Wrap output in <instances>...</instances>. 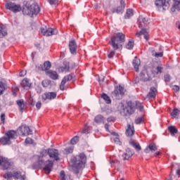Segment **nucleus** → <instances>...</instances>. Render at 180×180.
<instances>
[{"label":"nucleus","mask_w":180,"mask_h":180,"mask_svg":"<svg viewBox=\"0 0 180 180\" xmlns=\"http://www.w3.org/2000/svg\"><path fill=\"white\" fill-rule=\"evenodd\" d=\"M124 38V34L122 32H118L116 34V36L111 37L110 44L114 50H111L108 52V58H113V56L115 54V50H122L123 43L125 41Z\"/></svg>","instance_id":"f257e3e1"},{"label":"nucleus","mask_w":180,"mask_h":180,"mask_svg":"<svg viewBox=\"0 0 180 180\" xmlns=\"http://www.w3.org/2000/svg\"><path fill=\"white\" fill-rule=\"evenodd\" d=\"M72 169L75 174H78L79 169H82L86 163V156L84 153H80L72 160Z\"/></svg>","instance_id":"f03ea898"},{"label":"nucleus","mask_w":180,"mask_h":180,"mask_svg":"<svg viewBox=\"0 0 180 180\" xmlns=\"http://www.w3.org/2000/svg\"><path fill=\"white\" fill-rule=\"evenodd\" d=\"M49 155V149H41L39 151V155H35L32 158V161L35 163L32 165L34 169L41 168L44 164V158Z\"/></svg>","instance_id":"7ed1b4c3"},{"label":"nucleus","mask_w":180,"mask_h":180,"mask_svg":"<svg viewBox=\"0 0 180 180\" xmlns=\"http://www.w3.org/2000/svg\"><path fill=\"white\" fill-rule=\"evenodd\" d=\"M4 178L6 180H11L12 178L15 180H26V173L23 171L8 172L4 175Z\"/></svg>","instance_id":"20e7f679"},{"label":"nucleus","mask_w":180,"mask_h":180,"mask_svg":"<svg viewBox=\"0 0 180 180\" xmlns=\"http://www.w3.org/2000/svg\"><path fill=\"white\" fill-rule=\"evenodd\" d=\"M40 12V7L37 4L34 3L30 6H26L22 9L23 15H27L28 16H33V15H37Z\"/></svg>","instance_id":"39448f33"},{"label":"nucleus","mask_w":180,"mask_h":180,"mask_svg":"<svg viewBox=\"0 0 180 180\" xmlns=\"http://www.w3.org/2000/svg\"><path fill=\"white\" fill-rule=\"evenodd\" d=\"M18 134L21 136H32L36 133V130L26 126V125H21L17 129Z\"/></svg>","instance_id":"423d86ee"},{"label":"nucleus","mask_w":180,"mask_h":180,"mask_svg":"<svg viewBox=\"0 0 180 180\" xmlns=\"http://www.w3.org/2000/svg\"><path fill=\"white\" fill-rule=\"evenodd\" d=\"M6 9L11 11V12H13V13H18V12H20V11H22V7L20 4H16L15 3L8 1L6 3Z\"/></svg>","instance_id":"0eeeda50"},{"label":"nucleus","mask_w":180,"mask_h":180,"mask_svg":"<svg viewBox=\"0 0 180 180\" xmlns=\"http://www.w3.org/2000/svg\"><path fill=\"white\" fill-rule=\"evenodd\" d=\"M155 5L161 11H168L169 9V1L168 0H156Z\"/></svg>","instance_id":"6e6552de"},{"label":"nucleus","mask_w":180,"mask_h":180,"mask_svg":"<svg viewBox=\"0 0 180 180\" xmlns=\"http://www.w3.org/2000/svg\"><path fill=\"white\" fill-rule=\"evenodd\" d=\"M11 165L12 162L8 158L0 155V167L2 169H8Z\"/></svg>","instance_id":"1a4fd4ad"},{"label":"nucleus","mask_w":180,"mask_h":180,"mask_svg":"<svg viewBox=\"0 0 180 180\" xmlns=\"http://www.w3.org/2000/svg\"><path fill=\"white\" fill-rule=\"evenodd\" d=\"M124 88H123V86H119L115 89L112 95L115 98V99H120V96H123V95H124Z\"/></svg>","instance_id":"9d476101"},{"label":"nucleus","mask_w":180,"mask_h":180,"mask_svg":"<svg viewBox=\"0 0 180 180\" xmlns=\"http://www.w3.org/2000/svg\"><path fill=\"white\" fill-rule=\"evenodd\" d=\"M41 32L44 36H53V34H57L58 33V31L53 28L46 29L44 27H41Z\"/></svg>","instance_id":"9b49d317"},{"label":"nucleus","mask_w":180,"mask_h":180,"mask_svg":"<svg viewBox=\"0 0 180 180\" xmlns=\"http://www.w3.org/2000/svg\"><path fill=\"white\" fill-rule=\"evenodd\" d=\"M43 165V169L45 172V174H49L53 169V166L54 165V163L51 160H47L45 162H44Z\"/></svg>","instance_id":"f8f14e48"},{"label":"nucleus","mask_w":180,"mask_h":180,"mask_svg":"<svg viewBox=\"0 0 180 180\" xmlns=\"http://www.w3.org/2000/svg\"><path fill=\"white\" fill-rule=\"evenodd\" d=\"M48 155L53 160H55V161H58L60 160V158H58V155L60 154L58 153V150L55 148H49Z\"/></svg>","instance_id":"ddd939ff"},{"label":"nucleus","mask_w":180,"mask_h":180,"mask_svg":"<svg viewBox=\"0 0 180 180\" xmlns=\"http://www.w3.org/2000/svg\"><path fill=\"white\" fill-rule=\"evenodd\" d=\"M126 4H124V0L120 1V6H118L117 8H111V13H123V11H124V7Z\"/></svg>","instance_id":"4468645a"},{"label":"nucleus","mask_w":180,"mask_h":180,"mask_svg":"<svg viewBox=\"0 0 180 180\" xmlns=\"http://www.w3.org/2000/svg\"><path fill=\"white\" fill-rule=\"evenodd\" d=\"M158 149V148L157 147V145L154 142H152L146 147L144 153L150 154V153H155Z\"/></svg>","instance_id":"2eb2a0df"},{"label":"nucleus","mask_w":180,"mask_h":180,"mask_svg":"<svg viewBox=\"0 0 180 180\" xmlns=\"http://www.w3.org/2000/svg\"><path fill=\"white\" fill-rule=\"evenodd\" d=\"M57 94L56 92H49L42 94V101H51V99H56Z\"/></svg>","instance_id":"dca6fc26"},{"label":"nucleus","mask_w":180,"mask_h":180,"mask_svg":"<svg viewBox=\"0 0 180 180\" xmlns=\"http://www.w3.org/2000/svg\"><path fill=\"white\" fill-rule=\"evenodd\" d=\"M69 49L72 54H77V42L75 39L70 41Z\"/></svg>","instance_id":"f3484780"},{"label":"nucleus","mask_w":180,"mask_h":180,"mask_svg":"<svg viewBox=\"0 0 180 180\" xmlns=\"http://www.w3.org/2000/svg\"><path fill=\"white\" fill-rule=\"evenodd\" d=\"M12 139H16L13 136H3L0 139V143L3 146H6V144H11V140Z\"/></svg>","instance_id":"a211bd4d"},{"label":"nucleus","mask_w":180,"mask_h":180,"mask_svg":"<svg viewBox=\"0 0 180 180\" xmlns=\"http://www.w3.org/2000/svg\"><path fill=\"white\" fill-rule=\"evenodd\" d=\"M120 108V113L122 115V116H127V115H130V111H129V108H127L124 105L121 103L119 105Z\"/></svg>","instance_id":"6ab92c4d"},{"label":"nucleus","mask_w":180,"mask_h":180,"mask_svg":"<svg viewBox=\"0 0 180 180\" xmlns=\"http://www.w3.org/2000/svg\"><path fill=\"white\" fill-rule=\"evenodd\" d=\"M157 89L155 87H151L148 94L146 96V98H148V99H154L155 98V96H157Z\"/></svg>","instance_id":"aec40b11"},{"label":"nucleus","mask_w":180,"mask_h":180,"mask_svg":"<svg viewBox=\"0 0 180 180\" xmlns=\"http://www.w3.org/2000/svg\"><path fill=\"white\" fill-rule=\"evenodd\" d=\"M71 79H72V75H68L65 76L60 83V89L61 91H64V85H65V83L68 82V81H71Z\"/></svg>","instance_id":"412c9836"},{"label":"nucleus","mask_w":180,"mask_h":180,"mask_svg":"<svg viewBox=\"0 0 180 180\" xmlns=\"http://www.w3.org/2000/svg\"><path fill=\"white\" fill-rule=\"evenodd\" d=\"M131 157H133V152H131L130 148H127L122 155V160H124V161H127V160H129V158H131Z\"/></svg>","instance_id":"4be33fe9"},{"label":"nucleus","mask_w":180,"mask_h":180,"mask_svg":"<svg viewBox=\"0 0 180 180\" xmlns=\"http://www.w3.org/2000/svg\"><path fill=\"white\" fill-rule=\"evenodd\" d=\"M177 11L178 12L180 11V0H173V4L171 8L172 12H175Z\"/></svg>","instance_id":"5701e85b"},{"label":"nucleus","mask_w":180,"mask_h":180,"mask_svg":"<svg viewBox=\"0 0 180 180\" xmlns=\"http://www.w3.org/2000/svg\"><path fill=\"white\" fill-rule=\"evenodd\" d=\"M46 75L51 79H58V74L56 71L47 70L46 71Z\"/></svg>","instance_id":"b1692460"},{"label":"nucleus","mask_w":180,"mask_h":180,"mask_svg":"<svg viewBox=\"0 0 180 180\" xmlns=\"http://www.w3.org/2000/svg\"><path fill=\"white\" fill-rule=\"evenodd\" d=\"M20 84L24 89H29L32 86V83H30V80L27 78L22 79Z\"/></svg>","instance_id":"393cba45"},{"label":"nucleus","mask_w":180,"mask_h":180,"mask_svg":"<svg viewBox=\"0 0 180 180\" xmlns=\"http://www.w3.org/2000/svg\"><path fill=\"white\" fill-rule=\"evenodd\" d=\"M129 144L130 146L134 147V148H135L136 151H140L141 150V146H140V143H139V142L136 141L135 140L131 139L129 141Z\"/></svg>","instance_id":"a878e982"},{"label":"nucleus","mask_w":180,"mask_h":180,"mask_svg":"<svg viewBox=\"0 0 180 180\" xmlns=\"http://www.w3.org/2000/svg\"><path fill=\"white\" fill-rule=\"evenodd\" d=\"M141 64V62L140 61V59H139V58L137 57H135L134 59L133 60L132 65L136 72L139 71V67H140Z\"/></svg>","instance_id":"bb28decb"},{"label":"nucleus","mask_w":180,"mask_h":180,"mask_svg":"<svg viewBox=\"0 0 180 180\" xmlns=\"http://www.w3.org/2000/svg\"><path fill=\"white\" fill-rule=\"evenodd\" d=\"M141 35L144 36L146 40H148V32H147V30L142 29L140 32L136 33V37H140Z\"/></svg>","instance_id":"cd10ccee"},{"label":"nucleus","mask_w":180,"mask_h":180,"mask_svg":"<svg viewBox=\"0 0 180 180\" xmlns=\"http://www.w3.org/2000/svg\"><path fill=\"white\" fill-rule=\"evenodd\" d=\"M94 122L97 124H101V123H105V117L101 115H98L94 117Z\"/></svg>","instance_id":"c85d7f7f"},{"label":"nucleus","mask_w":180,"mask_h":180,"mask_svg":"<svg viewBox=\"0 0 180 180\" xmlns=\"http://www.w3.org/2000/svg\"><path fill=\"white\" fill-rule=\"evenodd\" d=\"M17 105L19 107L20 112H22L23 110H25L26 106L25 105V103L23 102V100H18L17 101Z\"/></svg>","instance_id":"c756f323"},{"label":"nucleus","mask_w":180,"mask_h":180,"mask_svg":"<svg viewBox=\"0 0 180 180\" xmlns=\"http://www.w3.org/2000/svg\"><path fill=\"white\" fill-rule=\"evenodd\" d=\"M162 70H164V68L162 65L157 66L155 70L153 71V74L154 75H158V74H162Z\"/></svg>","instance_id":"7c9ffc66"},{"label":"nucleus","mask_w":180,"mask_h":180,"mask_svg":"<svg viewBox=\"0 0 180 180\" xmlns=\"http://www.w3.org/2000/svg\"><path fill=\"white\" fill-rule=\"evenodd\" d=\"M134 134V127L130 126V124L128 125V129L126 131V135L127 136H133Z\"/></svg>","instance_id":"2f4dec72"},{"label":"nucleus","mask_w":180,"mask_h":180,"mask_svg":"<svg viewBox=\"0 0 180 180\" xmlns=\"http://www.w3.org/2000/svg\"><path fill=\"white\" fill-rule=\"evenodd\" d=\"M60 180H71V176L70 175H65L64 170L60 171Z\"/></svg>","instance_id":"473e14b6"},{"label":"nucleus","mask_w":180,"mask_h":180,"mask_svg":"<svg viewBox=\"0 0 180 180\" xmlns=\"http://www.w3.org/2000/svg\"><path fill=\"white\" fill-rule=\"evenodd\" d=\"M168 130H169L170 134H172V136H174L178 133V129H176L175 127V126L168 127Z\"/></svg>","instance_id":"72a5a7b5"},{"label":"nucleus","mask_w":180,"mask_h":180,"mask_svg":"<svg viewBox=\"0 0 180 180\" xmlns=\"http://www.w3.org/2000/svg\"><path fill=\"white\" fill-rule=\"evenodd\" d=\"M101 98H103L105 102L108 104L112 103V101L110 100V97L108 96L106 94L103 93L101 94Z\"/></svg>","instance_id":"f704fd0d"},{"label":"nucleus","mask_w":180,"mask_h":180,"mask_svg":"<svg viewBox=\"0 0 180 180\" xmlns=\"http://www.w3.org/2000/svg\"><path fill=\"white\" fill-rule=\"evenodd\" d=\"M6 34H8L6 28H5V27L0 26V38L5 37Z\"/></svg>","instance_id":"c9c22d12"},{"label":"nucleus","mask_w":180,"mask_h":180,"mask_svg":"<svg viewBox=\"0 0 180 180\" xmlns=\"http://www.w3.org/2000/svg\"><path fill=\"white\" fill-rule=\"evenodd\" d=\"M133 16V9L129 8L126 11V14L124 15L125 19H130Z\"/></svg>","instance_id":"e433bc0d"},{"label":"nucleus","mask_w":180,"mask_h":180,"mask_svg":"<svg viewBox=\"0 0 180 180\" xmlns=\"http://www.w3.org/2000/svg\"><path fill=\"white\" fill-rule=\"evenodd\" d=\"M51 68V63L50 61H46L44 63V71H49Z\"/></svg>","instance_id":"4c0bfd02"},{"label":"nucleus","mask_w":180,"mask_h":180,"mask_svg":"<svg viewBox=\"0 0 180 180\" xmlns=\"http://www.w3.org/2000/svg\"><path fill=\"white\" fill-rule=\"evenodd\" d=\"M41 84L44 88H47L48 86H50V85H51V81H50L49 79H45L42 81Z\"/></svg>","instance_id":"58836bf2"},{"label":"nucleus","mask_w":180,"mask_h":180,"mask_svg":"<svg viewBox=\"0 0 180 180\" xmlns=\"http://www.w3.org/2000/svg\"><path fill=\"white\" fill-rule=\"evenodd\" d=\"M133 47H134V41H129L126 44V49H127V50H132Z\"/></svg>","instance_id":"ea45409f"},{"label":"nucleus","mask_w":180,"mask_h":180,"mask_svg":"<svg viewBox=\"0 0 180 180\" xmlns=\"http://www.w3.org/2000/svg\"><path fill=\"white\" fill-rule=\"evenodd\" d=\"M59 70L62 72H67V71H70V65L68 64H66L64 66L60 68Z\"/></svg>","instance_id":"a19ab883"},{"label":"nucleus","mask_w":180,"mask_h":180,"mask_svg":"<svg viewBox=\"0 0 180 180\" xmlns=\"http://www.w3.org/2000/svg\"><path fill=\"white\" fill-rule=\"evenodd\" d=\"M179 113H180L179 110L174 109V110L171 113V116H172V117L176 118L178 117Z\"/></svg>","instance_id":"79ce46f5"},{"label":"nucleus","mask_w":180,"mask_h":180,"mask_svg":"<svg viewBox=\"0 0 180 180\" xmlns=\"http://www.w3.org/2000/svg\"><path fill=\"white\" fill-rule=\"evenodd\" d=\"M79 141V136H75L70 140V144H77Z\"/></svg>","instance_id":"37998d69"},{"label":"nucleus","mask_w":180,"mask_h":180,"mask_svg":"<svg viewBox=\"0 0 180 180\" xmlns=\"http://www.w3.org/2000/svg\"><path fill=\"white\" fill-rule=\"evenodd\" d=\"M74 152V146H70L65 149V154H71Z\"/></svg>","instance_id":"c03bdc74"},{"label":"nucleus","mask_w":180,"mask_h":180,"mask_svg":"<svg viewBox=\"0 0 180 180\" xmlns=\"http://www.w3.org/2000/svg\"><path fill=\"white\" fill-rule=\"evenodd\" d=\"M25 144H32V146H36V143L31 138L28 137L25 139Z\"/></svg>","instance_id":"a18cd8bd"},{"label":"nucleus","mask_w":180,"mask_h":180,"mask_svg":"<svg viewBox=\"0 0 180 180\" xmlns=\"http://www.w3.org/2000/svg\"><path fill=\"white\" fill-rule=\"evenodd\" d=\"M18 134V131L15 130H9L6 132V136H16Z\"/></svg>","instance_id":"49530a36"},{"label":"nucleus","mask_w":180,"mask_h":180,"mask_svg":"<svg viewBox=\"0 0 180 180\" xmlns=\"http://www.w3.org/2000/svg\"><path fill=\"white\" fill-rule=\"evenodd\" d=\"M90 131L88 129V125H85L84 128L81 132V134H89Z\"/></svg>","instance_id":"de8ad7c7"},{"label":"nucleus","mask_w":180,"mask_h":180,"mask_svg":"<svg viewBox=\"0 0 180 180\" xmlns=\"http://www.w3.org/2000/svg\"><path fill=\"white\" fill-rule=\"evenodd\" d=\"M138 25L140 29H142V27H146V22L140 20V18L138 20Z\"/></svg>","instance_id":"09e8293b"},{"label":"nucleus","mask_w":180,"mask_h":180,"mask_svg":"<svg viewBox=\"0 0 180 180\" xmlns=\"http://www.w3.org/2000/svg\"><path fill=\"white\" fill-rule=\"evenodd\" d=\"M5 89V84L4 82H0V95H2V92H4Z\"/></svg>","instance_id":"8fccbe9b"},{"label":"nucleus","mask_w":180,"mask_h":180,"mask_svg":"<svg viewBox=\"0 0 180 180\" xmlns=\"http://www.w3.org/2000/svg\"><path fill=\"white\" fill-rule=\"evenodd\" d=\"M139 20H141V22H144L146 23V26L148 24V19L143 18V16H140L139 18Z\"/></svg>","instance_id":"3c124183"},{"label":"nucleus","mask_w":180,"mask_h":180,"mask_svg":"<svg viewBox=\"0 0 180 180\" xmlns=\"http://www.w3.org/2000/svg\"><path fill=\"white\" fill-rule=\"evenodd\" d=\"M114 142L115 144H117L118 146H122V141H120V139L117 136L114 138Z\"/></svg>","instance_id":"603ef678"},{"label":"nucleus","mask_w":180,"mask_h":180,"mask_svg":"<svg viewBox=\"0 0 180 180\" xmlns=\"http://www.w3.org/2000/svg\"><path fill=\"white\" fill-rule=\"evenodd\" d=\"M164 54L162 53V52H160V53H157V52H155L153 53V56H154L155 57H157V58H158V57H162Z\"/></svg>","instance_id":"864d4df0"},{"label":"nucleus","mask_w":180,"mask_h":180,"mask_svg":"<svg viewBox=\"0 0 180 180\" xmlns=\"http://www.w3.org/2000/svg\"><path fill=\"white\" fill-rule=\"evenodd\" d=\"M164 78L165 82H169V81H171V76H169V75H165Z\"/></svg>","instance_id":"5fc2aeb1"},{"label":"nucleus","mask_w":180,"mask_h":180,"mask_svg":"<svg viewBox=\"0 0 180 180\" xmlns=\"http://www.w3.org/2000/svg\"><path fill=\"white\" fill-rule=\"evenodd\" d=\"M141 122H143V118L141 117H138L136 120H135V123L136 124H140V123H141Z\"/></svg>","instance_id":"6e6d98bb"},{"label":"nucleus","mask_w":180,"mask_h":180,"mask_svg":"<svg viewBox=\"0 0 180 180\" xmlns=\"http://www.w3.org/2000/svg\"><path fill=\"white\" fill-rule=\"evenodd\" d=\"M5 118H6V115L5 114H1V123H3V124H5Z\"/></svg>","instance_id":"4d7b16f0"},{"label":"nucleus","mask_w":180,"mask_h":180,"mask_svg":"<svg viewBox=\"0 0 180 180\" xmlns=\"http://www.w3.org/2000/svg\"><path fill=\"white\" fill-rule=\"evenodd\" d=\"M49 4L51 5H57V4H58V0H49Z\"/></svg>","instance_id":"13d9d810"},{"label":"nucleus","mask_w":180,"mask_h":180,"mask_svg":"<svg viewBox=\"0 0 180 180\" xmlns=\"http://www.w3.org/2000/svg\"><path fill=\"white\" fill-rule=\"evenodd\" d=\"M36 68L39 70V71H44V68L41 65H37Z\"/></svg>","instance_id":"bf43d9fd"},{"label":"nucleus","mask_w":180,"mask_h":180,"mask_svg":"<svg viewBox=\"0 0 180 180\" xmlns=\"http://www.w3.org/2000/svg\"><path fill=\"white\" fill-rule=\"evenodd\" d=\"M136 108H139V110H143V107L139 102H137L136 103Z\"/></svg>","instance_id":"052dcab7"},{"label":"nucleus","mask_w":180,"mask_h":180,"mask_svg":"<svg viewBox=\"0 0 180 180\" xmlns=\"http://www.w3.org/2000/svg\"><path fill=\"white\" fill-rule=\"evenodd\" d=\"M36 108L37 109H40V108H41V102L40 101H38L37 103H36Z\"/></svg>","instance_id":"680f3d73"},{"label":"nucleus","mask_w":180,"mask_h":180,"mask_svg":"<svg viewBox=\"0 0 180 180\" xmlns=\"http://www.w3.org/2000/svg\"><path fill=\"white\" fill-rule=\"evenodd\" d=\"M20 77H25L26 75V70H22L19 74Z\"/></svg>","instance_id":"e2e57ef3"},{"label":"nucleus","mask_w":180,"mask_h":180,"mask_svg":"<svg viewBox=\"0 0 180 180\" xmlns=\"http://www.w3.org/2000/svg\"><path fill=\"white\" fill-rule=\"evenodd\" d=\"M173 89L176 92H178V91H179V86L174 85V86H173Z\"/></svg>","instance_id":"0e129e2a"},{"label":"nucleus","mask_w":180,"mask_h":180,"mask_svg":"<svg viewBox=\"0 0 180 180\" xmlns=\"http://www.w3.org/2000/svg\"><path fill=\"white\" fill-rule=\"evenodd\" d=\"M107 122H115V117H110L107 119Z\"/></svg>","instance_id":"69168bd1"},{"label":"nucleus","mask_w":180,"mask_h":180,"mask_svg":"<svg viewBox=\"0 0 180 180\" xmlns=\"http://www.w3.org/2000/svg\"><path fill=\"white\" fill-rule=\"evenodd\" d=\"M105 129H107V130H109V124H105Z\"/></svg>","instance_id":"338daca9"},{"label":"nucleus","mask_w":180,"mask_h":180,"mask_svg":"<svg viewBox=\"0 0 180 180\" xmlns=\"http://www.w3.org/2000/svg\"><path fill=\"white\" fill-rule=\"evenodd\" d=\"M176 25H177V27H178V29H179V30H180V22H178Z\"/></svg>","instance_id":"774afa93"}]
</instances>
